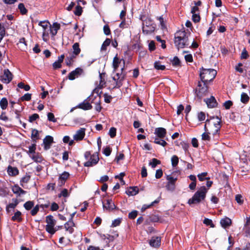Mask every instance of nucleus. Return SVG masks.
Returning a JSON list of instances; mask_svg holds the SVG:
<instances>
[{
	"label": "nucleus",
	"mask_w": 250,
	"mask_h": 250,
	"mask_svg": "<svg viewBox=\"0 0 250 250\" xmlns=\"http://www.w3.org/2000/svg\"><path fill=\"white\" fill-rule=\"evenodd\" d=\"M221 127V118L218 116H210L206 121L204 126L205 131H208L212 132L213 135L219 133Z\"/></svg>",
	"instance_id": "1"
},
{
	"label": "nucleus",
	"mask_w": 250,
	"mask_h": 250,
	"mask_svg": "<svg viewBox=\"0 0 250 250\" xmlns=\"http://www.w3.org/2000/svg\"><path fill=\"white\" fill-rule=\"evenodd\" d=\"M188 37L185 30H179L175 34L174 44L176 48H183L189 45Z\"/></svg>",
	"instance_id": "2"
},
{
	"label": "nucleus",
	"mask_w": 250,
	"mask_h": 250,
	"mask_svg": "<svg viewBox=\"0 0 250 250\" xmlns=\"http://www.w3.org/2000/svg\"><path fill=\"white\" fill-rule=\"evenodd\" d=\"M208 189L205 186H202L194 194L191 198H190L188 203L191 206L192 205H197L200 204L202 201H204L206 197V194Z\"/></svg>",
	"instance_id": "3"
},
{
	"label": "nucleus",
	"mask_w": 250,
	"mask_h": 250,
	"mask_svg": "<svg viewBox=\"0 0 250 250\" xmlns=\"http://www.w3.org/2000/svg\"><path fill=\"white\" fill-rule=\"evenodd\" d=\"M217 71L214 69H206L202 67L199 69V76L202 82L209 83L215 78Z\"/></svg>",
	"instance_id": "4"
},
{
	"label": "nucleus",
	"mask_w": 250,
	"mask_h": 250,
	"mask_svg": "<svg viewBox=\"0 0 250 250\" xmlns=\"http://www.w3.org/2000/svg\"><path fill=\"white\" fill-rule=\"evenodd\" d=\"M140 19L143 21V33L144 34H150L155 30V24L150 18L141 16Z\"/></svg>",
	"instance_id": "5"
},
{
	"label": "nucleus",
	"mask_w": 250,
	"mask_h": 250,
	"mask_svg": "<svg viewBox=\"0 0 250 250\" xmlns=\"http://www.w3.org/2000/svg\"><path fill=\"white\" fill-rule=\"evenodd\" d=\"M208 83L202 82L201 80L198 82L197 87L194 89L195 93L199 100L207 95L208 93Z\"/></svg>",
	"instance_id": "6"
},
{
	"label": "nucleus",
	"mask_w": 250,
	"mask_h": 250,
	"mask_svg": "<svg viewBox=\"0 0 250 250\" xmlns=\"http://www.w3.org/2000/svg\"><path fill=\"white\" fill-rule=\"evenodd\" d=\"M78 55V42L75 43L73 45V51L69 52V55L67 57L68 61L66 62L67 65H70Z\"/></svg>",
	"instance_id": "7"
},
{
	"label": "nucleus",
	"mask_w": 250,
	"mask_h": 250,
	"mask_svg": "<svg viewBox=\"0 0 250 250\" xmlns=\"http://www.w3.org/2000/svg\"><path fill=\"white\" fill-rule=\"evenodd\" d=\"M13 75L8 69L3 71V75L0 77V81L5 83H9L12 80Z\"/></svg>",
	"instance_id": "8"
},
{
	"label": "nucleus",
	"mask_w": 250,
	"mask_h": 250,
	"mask_svg": "<svg viewBox=\"0 0 250 250\" xmlns=\"http://www.w3.org/2000/svg\"><path fill=\"white\" fill-rule=\"evenodd\" d=\"M99 161V158L98 153H95L92 155L90 157V160L86 162L84 164L85 167H92L96 165Z\"/></svg>",
	"instance_id": "9"
},
{
	"label": "nucleus",
	"mask_w": 250,
	"mask_h": 250,
	"mask_svg": "<svg viewBox=\"0 0 250 250\" xmlns=\"http://www.w3.org/2000/svg\"><path fill=\"white\" fill-rule=\"evenodd\" d=\"M124 67L121 69L120 76L118 78H117L116 83L115 86H114L113 88H119L123 85V82L125 80L126 76V73L124 72Z\"/></svg>",
	"instance_id": "10"
},
{
	"label": "nucleus",
	"mask_w": 250,
	"mask_h": 250,
	"mask_svg": "<svg viewBox=\"0 0 250 250\" xmlns=\"http://www.w3.org/2000/svg\"><path fill=\"white\" fill-rule=\"evenodd\" d=\"M204 101L206 102L209 108L216 107L218 105V103L215 97L213 96H211L209 98L205 99Z\"/></svg>",
	"instance_id": "11"
},
{
	"label": "nucleus",
	"mask_w": 250,
	"mask_h": 250,
	"mask_svg": "<svg viewBox=\"0 0 250 250\" xmlns=\"http://www.w3.org/2000/svg\"><path fill=\"white\" fill-rule=\"evenodd\" d=\"M161 238L159 236H153L149 241L150 246L153 248H158L161 245Z\"/></svg>",
	"instance_id": "12"
},
{
	"label": "nucleus",
	"mask_w": 250,
	"mask_h": 250,
	"mask_svg": "<svg viewBox=\"0 0 250 250\" xmlns=\"http://www.w3.org/2000/svg\"><path fill=\"white\" fill-rule=\"evenodd\" d=\"M102 91L100 92V90L97 87H96L92 91V94L90 95L87 99H89V100H91V103H94L95 100L97 99L100 96L101 97V94L102 93Z\"/></svg>",
	"instance_id": "13"
},
{
	"label": "nucleus",
	"mask_w": 250,
	"mask_h": 250,
	"mask_svg": "<svg viewBox=\"0 0 250 250\" xmlns=\"http://www.w3.org/2000/svg\"><path fill=\"white\" fill-rule=\"evenodd\" d=\"M89 99L85 100L83 103L79 104V108L82 109L84 110H90L92 108V106L90 103Z\"/></svg>",
	"instance_id": "14"
},
{
	"label": "nucleus",
	"mask_w": 250,
	"mask_h": 250,
	"mask_svg": "<svg viewBox=\"0 0 250 250\" xmlns=\"http://www.w3.org/2000/svg\"><path fill=\"white\" fill-rule=\"evenodd\" d=\"M154 133L158 137L163 139L167 134V130L163 127H157L155 129Z\"/></svg>",
	"instance_id": "15"
},
{
	"label": "nucleus",
	"mask_w": 250,
	"mask_h": 250,
	"mask_svg": "<svg viewBox=\"0 0 250 250\" xmlns=\"http://www.w3.org/2000/svg\"><path fill=\"white\" fill-rule=\"evenodd\" d=\"M53 142V138L51 136H47L43 139V144L44 145V149L47 150L50 148L51 144Z\"/></svg>",
	"instance_id": "16"
},
{
	"label": "nucleus",
	"mask_w": 250,
	"mask_h": 250,
	"mask_svg": "<svg viewBox=\"0 0 250 250\" xmlns=\"http://www.w3.org/2000/svg\"><path fill=\"white\" fill-rule=\"evenodd\" d=\"M60 28V24L57 22L54 23L50 26V31L52 37H54L57 33L58 30Z\"/></svg>",
	"instance_id": "17"
},
{
	"label": "nucleus",
	"mask_w": 250,
	"mask_h": 250,
	"mask_svg": "<svg viewBox=\"0 0 250 250\" xmlns=\"http://www.w3.org/2000/svg\"><path fill=\"white\" fill-rule=\"evenodd\" d=\"M64 57V55L63 54L58 57V60L52 64L54 69H56L61 67V63L63 62Z\"/></svg>",
	"instance_id": "18"
},
{
	"label": "nucleus",
	"mask_w": 250,
	"mask_h": 250,
	"mask_svg": "<svg viewBox=\"0 0 250 250\" xmlns=\"http://www.w3.org/2000/svg\"><path fill=\"white\" fill-rule=\"evenodd\" d=\"M231 223L232 222L231 219L227 217L223 218L220 220L221 225L224 229L229 227L231 225Z\"/></svg>",
	"instance_id": "19"
},
{
	"label": "nucleus",
	"mask_w": 250,
	"mask_h": 250,
	"mask_svg": "<svg viewBox=\"0 0 250 250\" xmlns=\"http://www.w3.org/2000/svg\"><path fill=\"white\" fill-rule=\"evenodd\" d=\"M69 176V174L67 172H63L59 177V186H62L65 181L67 179L68 177Z\"/></svg>",
	"instance_id": "20"
},
{
	"label": "nucleus",
	"mask_w": 250,
	"mask_h": 250,
	"mask_svg": "<svg viewBox=\"0 0 250 250\" xmlns=\"http://www.w3.org/2000/svg\"><path fill=\"white\" fill-rule=\"evenodd\" d=\"M103 208L108 210H113L116 208V206L114 203L112 202L111 199H107L106 200V205L103 203Z\"/></svg>",
	"instance_id": "21"
},
{
	"label": "nucleus",
	"mask_w": 250,
	"mask_h": 250,
	"mask_svg": "<svg viewBox=\"0 0 250 250\" xmlns=\"http://www.w3.org/2000/svg\"><path fill=\"white\" fill-rule=\"evenodd\" d=\"M139 192V189L137 187H130L129 189L125 191V193L129 196L136 195Z\"/></svg>",
	"instance_id": "22"
},
{
	"label": "nucleus",
	"mask_w": 250,
	"mask_h": 250,
	"mask_svg": "<svg viewBox=\"0 0 250 250\" xmlns=\"http://www.w3.org/2000/svg\"><path fill=\"white\" fill-rule=\"evenodd\" d=\"M7 172L10 176H15L19 174V170L16 167L8 166Z\"/></svg>",
	"instance_id": "23"
},
{
	"label": "nucleus",
	"mask_w": 250,
	"mask_h": 250,
	"mask_svg": "<svg viewBox=\"0 0 250 250\" xmlns=\"http://www.w3.org/2000/svg\"><path fill=\"white\" fill-rule=\"evenodd\" d=\"M75 226V224L71 220H69L64 225V227L67 231H68L70 233L73 232L74 229L73 227Z\"/></svg>",
	"instance_id": "24"
},
{
	"label": "nucleus",
	"mask_w": 250,
	"mask_h": 250,
	"mask_svg": "<svg viewBox=\"0 0 250 250\" xmlns=\"http://www.w3.org/2000/svg\"><path fill=\"white\" fill-rule=\"evenodd\" d=\"M48 24H49V22L46 21H41L39 22V25L41 26L44 29L43 32L42 36L44 37L45 36H48V33H46L45 30L47 28L48 26Z\"/></svg>",
	"instance_id": "25"
},
{
	"label": "nucleus",
	"mask_w": 250,
	"mask_h": 250,
	"mask_svg": "<svg viewBox=\"0 0 250 250\" xmlns=\"http://www.w3.org/2000/svg\"><path fill=\"white\" fill-rule=\"evenodd\" d=\"M170 62H171L172 65L175 67L181 66V61L177 56L174 57L172 60H170Z\"/></svg>",
	"instance_id": "26"
},
{
	"label": "nucleus",
	"mask_w": 250,
	"mask_h": 250,
	"mask_svg": "<svg viewBox=\"0 0 250 250\" xmlns=\"http://www.w3.org/2000/svg\"><path fill=\"white\" fill-rule=\"evenodd\" d=\"M78 76V68H77L75 69V70L72 71L69 74V75L68 76V78L70 80H73L76 78V77H77Z\"/></svg>",
	"instance_id": "27"
},
{
	"label": "nucleus",
	"mask_w": 250,
	"mask_h": 250,
	"mask_svg": "<svg viewBox=\"0 0 250 250\" xmlns=\"http://www.w3.org/2000/svg\"><path fill=\"white\" fill-rule=\"evenodd\" d=\"M21 213L19 211L17 210L14 214V215L12 216L11 219L12 220L15 221H18V222H21L22 220V218L21 217Z\"/></svg>",
	"instance_id": "28"
},
{
	"label": "nucleus",
	"mask_w": 250,
	"mask_h": 250,
	"mask_svg": "<svg viewBox=\"0 0 250 250\" xmlns=\"http://www.w3.org/2000/svg\"><path fill=\"white\" fill-rule=\"evenodd\" d=\"M250 97L246 93L243 92L241 95V102L243 104H247L250 101Z\"/></svg>",
	"instance_id": "29"
},
{
	"label": "nucleus",
	"mask_w": 250,
	"mask_h": 250,
	"mask_svg": "<svg viewBox=\"0 0 250 250\" xmlns=\"http://www.w3.org/2000/svg\"><path fill=\"white\" fill-rule=\"evenodd\" d=\"M101 97L100 96V97H99L97 99L95 100L96 102H94V103L95 104V109L98 112H100L102 108V107L101 105Z\"/></svg>",
	"instance_id": "30"
},
{
	"label": "nucleus",
	"mask_w": 250,
	"mask_h": 250,
	"mask_svg": "<svg viewBox=\"0 0 250 250\" xmlns=\"http://www.w3.org/2000/svg\"><path fill=\"white\" fill-rule=\"evenodd\" d=\"M120 63V61H119V58L117 57V55L113 58V67L114 68V70L116 71L119 67V64Z\"/></svg>",
	"instance_id": "31"
},
{
	"label": "nucleus",
	"mask_w": 250,
	"mask_h": 250,
	"mask_svg": "<svg viewBox=\"0 0 250 250\" xmlns=\"http://www.w3.org/2000/svg\"><path fill=\"white\" fill-rule=\"evenodd\" d=\"M208 173L207 172H203L200 174H198L197 175V177L198 178V179L200 181H204L205 180H209L210 178L209 177H207V176L208 175Z\"/></svg>",
	"instance_id": "32"
},
{
	"label": "nucleus",
	"mask_w": 250,
	"mask_h": 250,
	"mask_svg": "<svg viewBox=\"0 0 250 250\" xmlns=\"http://www.w3.org/2000/svg\"><path fill=\"white\" fill-rule=\"evenodd\" d=\"M46 222L48 226H55V221L53 219V217L51 215H48L46 218Z\"/></svg>",
	"instance_id": "33"
},
{
	"label": "nucleus",
	"mask_w": 250,
	"mask_h": 250,
	"mask_svg": "<svg viewBox=\"0 0 250 250\" xmlns=\"http://www.w3.org/2000/svg\"><path fill=\"white\" fill-rule=\"evenodd\" d=\"M110 43H111V40L108 38L106 39V40L103 43V44L102 45L101 50L102 51L106 50V47L109 45Z\"/></svg>",
	"instance_id": "34"
},
{
	"label": "nucleus",
	"mask_w": 250,
	"mask_h": 250,
	"mask_svg": "<svg viewBox=\"0 0 250 250\" xmlns=\"http://www.w3.org/2000/svg\"><path fill=\"white\" fill-rule=\"evenodd\" d=\"M171 165L173 167H176L179 163V158L177 156L174 155L172 156L171 159Z\"/></svg>",
	"instance_id": "35"
},
{
	"label": "nucleus",
	"mask_w": 250,
	"mask_h": 250,
	"mask_svg": "<svg viewBox=\"0 0 250 250\" xmlns=\"http://www.w3.org/2000/svg\"><path fill=\"white\" fill-rule=\"evenodd\" d=\"M7 105H8V101H7V100L6 99V98H2L0 101V106L1 108L3 110L5 109L7 107Z\"/></svg>",
	"instance_id": "36"
},
{
	"label": "nucleus",
	"mask_w": 250,
	"mask_h": 250,
	"mask_svg": "<svg viewBox=\"0 0 250 250\" xmlns=\"http://www.w3.org/2000/svg\"><path fill=\"white\" fill-rule=\"evenodd\" d=\"M212 132L210 131L209 129L208 131H205V132L203 133L202 135V140L204 141H210V137L209 136V134H210Z\"/></svg>",
	"instance_id": "37"
},
{
	"label": "nucleus",
	"mask_w": 250,
	"mask_h": 250,
	"mask_svg": "<svg viewBox=\"0 0 250 250\" xmlns=\"http://www.w3.org/2000/svg\"><path fill=\"white\" fill-rule=\"evenodd\" d=\"M18 9L20 10L21 13L22 15H25L27 13V10L25 7L23 3H20L18 5Z\"/></svg>",
	"instance_id": "38"
},
{
	"label": "nucleus",
	"mask_w": 250,
	"mask_h": 250,
	"mask_svg": "<svg viewBox=\"0 0 250 250\" xmlns=\"http://www.w3.org/2000/svg\"><path fill=\"white\" fill-rule=\"evenodd\" d=\"M154 68L157 70H164L166 69V66L164 65L160 64L159 61L155 62L154 64Z\"/></svg>",
	"instance_id": "39"
},
{
	"label": "nucleus",
	"mask_w": 250,
	"mask_h": 250,
	"mask_svg": "<svg viewBox=\"0 0 250 250\" xmlns=\"http://www.w3.org/2000/svg\"><path fill=\"white\" fill-rule=\"evenodd\" d=\"M34 205V203L33 201H27L23 205V207L26 210L31 209Z\"/></svg>",
	"instance_id": "40"
},
{
	"label": "nucleus",
	"mask_w": 250,
	"mask_h": 250,
	"mask_svg": "<svg viewBox=\"0 0 250 250\" xmlns=\"http://www.w3.org/2000/svg\"><path fill=\"white\" fill-rule=\"evenodd\" d=\"M166 179L168 181L167 183L171 185H175L176 182L177 180V178H174L173 177L171 176L170 175H167L166 177Z\"/></svg>",
	"instance_id": "41"
},
{
	"label": "nucleus",
	"mask_w": 250,
	"mask_h": 250,
	"mask_svg": "<svg viewBox=\"0 0 250 250\" xmlns=\"http://www.w3.org/2000/svg\"><path fill=\"white\" fill-rule=\"evenodd\" d=\"M161 161L156 158H153L152 161L149 163V165L151 166L152 168H154L157 165H160Z\"/></svg>",
	"instance_id": "42"
},
{
	"label": "nucleus",
	"mask_w": 250,
	"mask_h": 250,
	"mask_svg": "<svg viewBox=\"0 0 250 250\" xmlns=\"http://www.w3.org/2000/svg\"><path fill=\"white\" fill-rule=\"evenodd\" d=\"M200 20L201 18L199 13H198L197 14H192V20L194 22H199L200 21Z\"/></svg>",
	"instance_id": "43"
},
{
	"label": "nucleus",
	"mask_w": 250,
	"mask_h": 250,
	"mask_svg": "<svg viewBox=\"0 0 250 250\" xmlns=\"http://www.w3.org/2000/svg\"><path fill=\"white\" fill-rule=\"evenodd\" d=\"M154 143L163 146H165L167 145V143L164 140H159L158 138H155Z\"/></svg>",
	"instance_id": "44"
},
{
	"label": "nucleus",
	"mask_w": 250,
	"mask_h": 250,
	"mask_svg": "<svg viewBox=\"0 0 250 250\" xmlns=\"http://www.w3.org/2000/svg\"><path fill=\"white\" fill-rule=\"evenodd\" d=\"M19 202L17 199H15L14 203H10L6 207V210L9 212V208H14L18 204Z\"/></svg>",
	"instance_id": "45"
},
{
	"label": "nucleus",
	"mask_w": 250,
	"mask_h": 250,
	"mask_svg": "<svg viewBox=\"0 0 250 250\" xmlns=\"http://www.w3.org/2000/svg\"><path fill=\"white\" fill-rule=\"evenodd\" d=\"M54 226L46 225L45 227L46 230L49 233L53 234L55 233L56 230L54 228Z\"/></svg>",
	"instance_id": "46"
},
{
	"label": "nucleus",
	"mask_w": 250,
	"mask_h": 250,
	"mask_svg": "<svg viewBox=\"0 0 250 250\" xmlns=\"http://www.w3.org/2000/svg\"><path fill=\"white\" fill-rule=\"evenodd\" d=\"M203 223L206 224L207 226H209L211 228H214L215 227L212 221L210 219L205 218L203 221Z\"/></svg>",
	"instance_id": "47"
},
{
	"label": "nucleus",
	"mask_w": 250,
	"mask_h": 250,
	"mask_svg": "<svg viewBox=\"0 0 250 250\" xmlns=\"http://www.w3.org/2000/svg\"><path fill=\"white\" fill-rule=\"evenodd\" d=\"M30 179V175H25L24 177H22L21 180V185L22 187H24L23 183H27L29 181Z\"/></svg>",
	"instance_id": "48"
},
{
	"label": "nucleus",
	"mask_w": 250,
	"mask_h": 250,
	"mask_svg": "<svg viewBox=\"0 0 250 250\" xmlns=\"http://www.w3.org/2000/svg\"><path fill=\"white\" fill-rule=\"evenodd\" d=\"M112 151L111 148L109 146H106L103 149V153L106 156H108L110 155Z\"/></svg>",
	"instance_id": "49"
},
{
	"label": "nucleus",
	"mask_w": 250,
	"mask_h": 250,
	"mask_svg": "<svg viewBox=\"0 0 250 250\" xmlns=\"http://www.w3.org/2000/svg\"><path fill=\"white\" fill-rule=\"evenodd\" d=\"M109 135L111 138H114L116 135V128L114 127H111L109 131Z\"/></svg>",
	"instance_id": "50"
},
{
	"label": "nucleus",
	"mask_w": 250,
	"mask_h": 250,
	"mask_svg": "<svg viewBox=\"0 0 250 250\" xmlns=\"http://www.w3.org/2000/svg\"><path fill=\"white\" fill-rule=\"evenodd\" d=\"M5 31L4 27L0 23V42L5 35Z\"/></svg>",
	"instance_id": "51"
},
{
	"label": "nucleus",
	"mask_w": 250,
	"mask_h": 250,
	"mask_svg": "<svg viewBox=\"0 0 250 250\" xmlns=\"http://www.w3.org/2000/svg\"><path fill=\"white\" fill-rule=\"evenodd\" d=\"M156 39L158 42H160L162 43L161 47L162 48L165 49L166 48V41L162 40L160 36H157L156 37Z\"/></svg>",
	"instance_id": "52"
},
{
	"label": "nucleus",
	"mask_w": 250,
	"mask_h": 250,
	"mask_svg": "<svg viewBox=\"0 0 250 250\" xmlns=\"http://www.w3.org/2000/svg\"><path fill=\"white\" fill-rule=\"evenodd\" d=\"M232 105L233 102L230 100L226 101L223 104V106L226 109H229Z\"/></svg>",
	"instance_id": "53"
},
{
	"label": "nucleus",
	"mask_w": 250,
	"mask_h": 250,
	"mask_svg": "<svg viewBox=\"0 0 250 250\" xmlns=\"http://www.w3.org/2000/svg\"><path fill=\"white\" fill-rule=\"evenodd\" d=\"M138 211L137 210H133L131 212H130L128 214V218L130 219H135L137 215H138Z\"/></svg>",
	"instance_id": "54"
},
{
	"label": "nucleus",
	"mask_w": 250,
	"mask_h": 250,
	"mask_svg": "<svg viewBox=\"0 0 250 250\" xmlns=\"http://www.w3.org/2000/svg\"><path fill=\"white\" fill-rule=\"evenodd\" d=\"M197 117L199 121H204L206 118L205 113L203 111H201L198 113Z\"/></svg>",
	"instance_id": "55"
},
{
	"label": "nucleus",
	"mask_w": 250,
	"mask_h": 250,
	"mask_svg": "<svg viewBox=\"0 0 250 250\" xmlns=\"http://www.w3.org/2000/svg\"><path fill=\"white\" fill-rule=\"evenodd\" d=\"M85 129L84 128H81L79 129V141L82 140L85 135Z\"/></svg>",
	"instance_id": "56"
},
{
	"label": "nucleus",
	"mask_w": 250,
	"mask_h": 250,
	"mask_svg": "<svg viewBox=\"0 0 250 250\" xmlns=\"http://www.w3.org/2000/svg\"><path fill=\"white\" fill-rule=\"evenodd\" d=\"M249 57V54L248 52L246 49V48H244L241 54V59H247Z\"/></svg>",
	"instance_id": "57"
},
{
	"label": "nucleus",
	"mask_w": 250,
	"mask_h": 250,
	"mask_svg": "<svg viewBox=\"0 0 250 250\" xmlns=\"http://www.w3.org/2000/svg\"><path fill=\"white\" fill-rule=\"evenodd\" d=\"M235 200L240 205L242 204L244 202V200L243 199V197L240 194H237L235 196Z\"/></svg>",
	"instance_id": "58"
},
{
	"label": "nucleus",
	"mask_w": 250,
	"mask_h": 250,
	"mask_svg": "<svg viewBox=\"0 0 250 250\" xmlns=\"http://www.w3.org/2000/svg\"><path fill=\"white\" fill-rule=\"evenodd\" d=\"M31 94L29 93H26L21 98V101H28L31 100Z\"/></svg>",
	"instance_id": "59"
},
{
	"label": "nucleus",
	"mask_w": 250,
	"mask_h": 250,
	"mask_svg": "<svg viewBox=\"0 0 250 250\" xmlns=\"http://www.w3.org/2000/svg\"><path fill=\"white\" fill-rule=\"evenodd\" d=\"M104 97L105 103L108 104L111 102V100L112 99L111 96L108 95L107 93H105L104 95Z\"/></svg>",
	"instance_id": "60"
},
{
	"label": "nucleus",
	"mask_w": 250,
	"mask_h": 250,
	"mask_svg": "<svg viewBox=\"0 0 250 250\" xmlns=\"http://www.w3.org/2000/svg\"><path fill=\"white\" fill-rule=\"evenodd\" d=\"M121 223V219L118 218V219H115L114 221H113V222L112 223L111 227H117V226L120 225Z\"/></svg>",
	"instance_id": "61"
},
{
	"label": "nucleus",
	"mask_w": 250,
	"mask_h": 250,
	"mask_svg": "<svg viewBox=\"0 0 250 250\" xmlns=\"http://www.w3.org/2000/svg\"><path fill=\"white\" fill-rule=\"evenodd\" d=\"M166 188L167 190L173 191L175 189V185L167 183Z\"/></svg>",
	"instance_id": "62"
},
{
	"label": "nucleus",
	"mask_w": 250,
	"mask_h": 250,
	"mask_svg": "<svg viewBox=\"0 0 250 250\" xmlns=\"http://www.w3.org/2000/svg\"><path fill=\"white\" fill-rule=\"evenodd\" d=\"M150 220L152 222H157L159 220V216L157 215H151L149 216Z\"/></svg>",
	"instance_id": "63"
},
{
	"label": "nucleus",
	"mask_w": 250,
	"mask_h": 250,
	"mask_svg": "<svg viewBox=\"0 0 250 250\" xmlns=\"http://www.w3.org/2000/svg\"><path fill=\"white\" fill-rule=\"evenodd\" d=\"M38 118H39V115L35 113L29 117V121L31 123H32Z\"/></svg>",
	"instance_id": "64"
}]
</instances>
